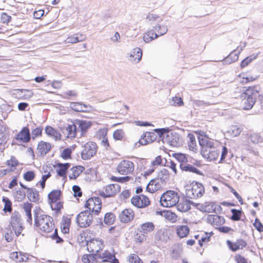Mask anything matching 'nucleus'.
<instances>
[{
  "mask_svg": "<svg viewBox=\"0 0 263 263\" xmlns=\"http://www.w3.org/2000/svg\"><path fill=\"white\" fill-rule=\"evenodd\" d=\"M135 217V212L131 209L123 210L119 215V218L121 222L127 223L132 221Z\"/></svg>",
  "mask_w": 263,
  "mask_h": 263,
  "instance_id": "24",
  "label": "nucleus"
},
{
  "mask_svg": "<svg viewBox=\"0 0 263 263\" xmlns=\"http://www.w3.org/2000/svg\"><path fill=\"white\" fill-rule=\"evenodd\" d=\"M234 260L236 263H251L247 258L240 254H236L234 256Z\"/></svg>",
  "mask_w": 263,
  "mask_h": 263,
  "instance_id": "62",
  "label": "nucleus"
},
{
  "mask_svg": "<svg viewBox=\"0 0 263 263\" xmlns=\"http://www.w3.org/2000/svg\"><path fill=\"white\" fill-rule=\"evenodd\" d=\"M157 138L155 133L147 132L144 133L139 139V142L142 145H146L148 143L154 142Z\"/></svg>",
  "mask_w": 263,
  "mask_h": 263,
  "instance_id": "27",
  "label": "nucleus"
},
{
  "mask_svg": "<svg viewBox=\"0 0 263 263\" xmlns=\"http://www.w3.org/2000/svg\"><path fill=\"white\" fill-rule=\"evenodd\" d=\"M155 228V226L153 222L147 221L140 224L139 230L146 235L148 233L153 232Z\"/></svg>",
  "mask_w": 263,
  "mask_h": 263,
  "instance_id": "31",
  "label": "nucleus"
},
{
  "mask_svg": "<svg viewBox=\"0 0 263 263\" xmlns=\"http://www.w3.org/2000/svg\"><path fill=\"white\" fill-rule=\"evenodd\" d=\"M62 193L60 190H54L48 195V203L52 211L57 214L61 213L63 209V201L61 199Z\"/></svg>",
  "mask_w": 263,
  "mask_h": 263,
  "instance_id": "3",
  "label": "nucleus"
},
{
  "mask_svg": "<svg viewBox=\"0 0 263 263\" xmlns=\"http://www.w3.org/2000/svg\"><path fill=\"white\" fill-rule=\"evenodd\" d=\"M158 36V35L156 34L153 30H150L144 34L143 40L146 43H148L157 38Z\"/></svg>",
  "mask_w": 263,
  "mask_h": 263,
  "instance_id": "52",
  "label": "nucleus"
},
{
  "mask_svg": "<svg viewBox=\"0 0 263 263\" xmlns=\"http://www.w3.org/2000/svg\"><path fill=\"white\" fill-rule=\"evenodd\" d=\"M155 131L160 137H163L164 138L166 136V140L171 145L174 144L176 141V137H174V134L169 128L156 129Z\"/></svg>",
  "mask_w": 263,
  "mask_h": 263,
  "instance_id": "19",
  "label": "nucleus"
},
{
  "mask_svg": "<svg viewBox=\"0 0 263 263\" xmlns=\"http://www.w3.org/2000/svg\"><path fill=\"white\" fill-rule=\"evenodd\" d=\"M214 235L213 232L210 233L204 232L202 234L200 238H199L198 245L200 247L206 246L211 240V237Z\"/></svg>",
  "mask_w": 263,
  "mask_h": 263,
  "instance_id": "34",
  "label": "nucleus"
},
{
  "mask_svg": "<svg viewBox=\"0 0 263 263\" xmlns=\"http://www.w3.org/2000/svg\"><path fill=\"white\" fill-rule=\"evenodd\" d=\"M256 57L257 56L255 55H252L247 57L241 61L240 65V67L241 68H243L247 67L250 63H251L253 61L256 59Z\"/></svg>",
  "mask_w": 263,
  "mask_h": 263,
  "instance_id": "58",
  "label": "nucleus"
},
{
  "mask_svg": "<svg viewBox=\"0 0 263 263\" xmlns=\"http://www.w3.org/2000/svg\"><path fill=\"white\" fill-rule=\"evenodd\" d=\"M186 196L191 199L201 197L204 194L203 185L197 181H193L185 185Z\"/></svg>",
  "mask_w": 263,
  "mask_h": 263,
  "instance_id": "4",
  "label": "nucleus"
},
{
  "mask_svg": "<svg viewBox=\"0 0 263 263\" xmlns=\"http://www.w3.org/2000/svg\"><path fill=\"white\" fill-rule=\"evenodd\" d=\"M147 237V235L142 232L138 229L135 232L134 240L137 243H142L146 240Z\"/></svg>",
  "mask_w": 263,
  "mask_h": 263,
  "instance_id": "37",
  "label": "nucleus"
},
{
  "mask_svg": "<svg viewBox=\"0 0 263 263\" xmlns=\"http://www.w3.org/2000/svg\"><path fill=\"white\" fill-rule=\"evenodd\" d=\"M8 228L9 231H13L17 237L19 236L24 230L20 216L17 215H12Z\"/></svg>",
  "mask_w": 263,
  "mask_h": 263,
  "instance_id": "13",
  "label": "nucleus"
},
{
  "mask_svg": "<svg viewBox=\"0 0 263 263\" xmlns=\"http://www.w3.org/2000/svg\"><path fill=\"white\" fill-rule=\"evenodd\" d=\"M164 216L168 220L172 222H175L178 218L177 215L175 213L169 211H166L165 212Z\"/></svg>",
  "mask_w": 263,
  "mask_h": 263,
  "instance_id": "63",
  "label": "nucleus"
},
{
  "mask_svg": "<svg viewBox=\"0 0 263 263\" xmlns=\"http://www.w3.org/2000/svg\"><path fill=\"white\" fill-rule=\"evenodd\" d=\"M124 136V132L121 129H117L113 133V137L116 140H122Z\"/></svg>",
  "mask_w": 263,
  "mask_h": 263,
  "instance_id": "64",
  "label": "nucleus"
},
{
  "mask_svg": "<svg viewBox=\"0 0 263 263\" xmlns=\"http://www.w3.org/2000/svg\"><path fill=\"white\" fill-rule=\"evenodd\" d=\"M146 19L148 22L151 23L154 22H160L162 21L161 16L153 13H149L147 14Z\"/></svg>",
  "mask_w": 263,
  "mask_h": 263,
  "instance_id": "54",
  "label": "nucleus"
},
{
  "mask_svg": "<svg viewBox=\"0 0 263 263\" xmlns=\"http://www.w3.org/2000/svg\"><path fill=\"white\" fill-rule=\"evenodd\" d=\"M57 169L56 172L57 175L59 177H62L64 180H65L67 178V172L70 166V164L69 163H57Z\"/></svg>",
  "mask_w": 263,
  "mask_h": 263,
  "instance_id": "29",
  "label": "nucleus"
},
{
  "mask_svg": "<svg viewBox=\"0 0 263 263\" xmlns=\"http://www.w3.org/2000/svg\"><path fill=\"white\" fill-rule=\"evenodd\" d=\"M227 244L229 248L232 251L242 249L247 246V242L242 239H238L235 242L228 240Z\"/></svg>",
  "mask_w": 263,
  "mask_h": 263,
  "instance_id": "25",
  "label": "nucleus"
},
{
  "mask_svg": "<svg viewBox=\"0 0 263 263\" xmlns=\"http://www.w3.org/2000/svg\"><path fill=\"white\" fill-rule=\"evenodd\" d=\"M110 179L112 181L117 182L119 183H126L131 180H133V178L128 175H126L124 177H116V176H111Z\"/></svg>",
  "mask_w": 263,
  "mask_h": 263,
  "instance_id": "50",
  "label": "nucleus"
},
{
  "mask_svg": "<svg viewBox=\"0 0 263 263\" xmlns=\"http://www.w3.org/2000/svg\"><path fill=\"white\" fill-rule=\"evenodd\" d=\"M201 154L205 159L210 161H215L219 158L220 152L214 146L212 148L208 149Z\"/></svg>",
  "mask_w": 263,
  "mask_h": 263,
  "instance_id": "26",
  "label": "nucleus"
},
{
  "mask_svg": "<svg viewBox=\"0 0 263 263\" xmlns=\"http://www.w3.org/2000/svg\"><path fill=\"white\" fill-rule=\"evenodd\" d=\"M205 220L208 224L217 230L220 233L232 234L234 232L233 228L223 226L226 222V220L222 216L209 214L206 216Z\"/></svg>",
  "mask_w": 263,
  "mask_h": 263,
  "instance_id": "2",
  "label": "nucleus"
},
{
  "mask_svg": "<svg viewBox=\"0 0 263 263\" xmlns=\"http://www.w3.org/2000/svg\"><path fill=\"white\" fill-rule=\"evenodd\" d=\"M3 202L4 203V207L3 211L5 212H11L12 211V202L10 200L6 197H3L2 199Z\"/></svg>",
  "mask_w": 263,
  "mask_h": 263,
  "instance_id": "55",
  "label": "nucleus"
},
{
  "mask_svg": "<svg viewBox=\"0 0 263 263\" xmlns=\"http://www.w3.org/2000/svg\"><path fill=\"white\" fill-rule=\"evenodd\" d=\"M102 200L98 197H92L88 198L84 204V208L90 213L95 215H99L102 209Z\"/></svg>",
  "mask_w": 263,
  "mask_h": 263,
  "instance_id": "8",
  "label": "nucleus"
},
{
  "mask_svg": "<svg viewBox=\"0 0 263 263\" xmlns=\"http://www.w3.org/2000/svg\"><path fill=\"white\" fill-rule=\"evenodd\" d=\"M239 55L235 51H233L231 52L224 59V62L230 64L231 63L235 62L238 60Z\"/></svg>",
  "mask_w": 263,
  "mask_h": 263,
  "instance_id": "51",
  "label": "nucleus"
},
{
  "mask_svg": "<svg viewBox=\"0 0 263 263\" xmlns=\"http://www.w3.org/2000/svg\"><path fill=\"white\" fill-rule=\"evenodd\" d=\"M18 145H23L28 143L31 140V135L29 127L24 126L14 136L13 139Z\"/></svg>",
  "mask_w": 263,
  "mask_h": 263,
  "instance_id": "15",
  "label": "nucleus"
},
{
  "mask_svg": "<svg viewBox=\"0 0 263 263\" xmlns=\"http://www.w3.org/2000/svg\"><path fill=\"white\" fill-rule=\"evenodd\" d=\"M135 169L134 162L129 160H121L117 165V172L122 175H128L132 174Z\"/></svg>",
  "mask_w": 263,
  "mask_h": 263,
  "instance_id": "11",
  "label": "nucleus"
},
{
  "mask_svg": "<svg viewBox=\"0 0 263 263\" xmlns=\"http://www.w3.org/2000/svg\"><path fill=\"white\" fill-rule=\"evenodd\" d=\"M20 262L34 263L37 261V258L28 254L21 252Z\"/></svg>",
  "mask_w": 263,
  "mask_h": 263,
  "instance_id": "40",
  "label": "nucleus"
},
{
  "mask_svg": "<svg viewBox=\"0 0 263 263\" xmlns=\"http://www.w3.org/2000/svg\"><path fill=\"white\" fill-rule=\"evenodd\" d=\"M45 133L48 137L53 139L55 141L62 140L61 133L51 126H46L45 128Z\"/></svg>",
  "mask_w": 263,
  "mask_h": 263,
  "instance_id": "23",
  "label": "nucleus"
},
{
  "mask_svg": "<svg viewBox=\"0 0 263 263\" xmlns=\"http://www.w3.org/2000/svg\"><path fill=\"white\" fill-rule=\"evenodd\" d=\"M52 145L49 142L40 140L37 142L36 153L40 157H44L49 153L52 148Z\"/></svg>",
  "mask_w": 263,
  "mask_h": 263,
  "instance_id": "17",
  "label": "nucleus"
},
{
  "mask_svg": "<svg viewBox=\"0 0 263 263\" xmlns=\"http://www.w3.org/2000/svg\"><path fill=\"white\" fill-rule=\"evenodd\" d=\"M177 208L178 211L181 212H185L190 209L191 206L186 201H183L178 203Z\"/></svg>",
  "mask_w": 263,
  "mask_h": 263,
  "instance_id": "57",
  "label": "nucleus"
},
{
  "mask_svg": "<svg viewBox=\"0 0 263 263\" xmlns=\"http://www.w3.org/2000/svg\"><path fill=\"white\" fill-rule=\"evenodd\" d=\"M142 55V50L139 48H134L130 53L129 60L134 63H138Z\"/></svg>",
  "mask_w": 263,
  "mask_h": 263,
  "instance_id": "32",
  "label": "nucleus"
},
{
  "mask_svg": "<svg viewBox=\"0 0 263 263\" xmlns=\"http://www.w3.org/2000/svg\"><path fill=\"white\" fill-rule=\"evenodd\" d=\"M6 163L7 166L11 168V171H13L12 168H15L19 164L18 160L14 157H11L9 160L6 161Z\"/></svg>",
  "mask_w": 263,
  "mask_h": 263,
  "instance_id": "59",
  "label": "nucleus"
},
{
  "mask_svg": "<svg viewBox=\"0 0 263 263\" xmlns=\"http://www.w3.org/2000/svg\"><path fill=\"white\" fill-rule=\"evenodd\" d=\"M36 174L34 171L30 170L24 173L23 178L26 182H32L34 180Z\"/></svg>",
  "mask_w": 263,
  "mask_h": 263,
  "instance_id": "49",
  "label": "nucleus"
},
{
  "mask_svg": "<svg viewBox=\"0 0 263 263\" xmlns=\"http://www.w3.org/2000/svg\"><path fill=\"white\" fill-rule=\"evenodd\" d=\"M34 227L36 231L47 237L49 236V234L55 229L53 218L47 214L35 215Z\"/></svg>",
  "mask_w": 263,
  "mask_h": 263,
  "instance_id": "1",
  "label": "nucleus"
},
{
  "mask_svg": "<svg viewBox=\"0 0 263 263\" xmlns=\"http://www.w3.org/2000/svg\"><path fill=\"white\" fill-rule=\"evenodd\" d=\"M93 260L100 261L102 262L119 263L118 259L116 258L115 254L111 253L108 250H105L103 252H100L97 255H93Z\"/></svg>",
  "mask_w": 263,
  "mask_h": 263,
  "instance_id": "16",
  "label": "nucleus"
},
{
  "mask_svg": "<svg viewBox=\"0 0 263 263\" xmlns=\"http://www.w3.org/2000/svg\"><path fill=\"white\" fill-rule=\"evenodd\" d=\"M20 185L22 188L27 190L28 195V198H29L30 200L32 201H35L37 199V197H35V195H36L37 196L39 195L37 194H36L35 193L33 189L27 187L26 185H24L21 182H20Z\"/></svg>",
  "mask_w": 263,
  "mask_h": 263,
  "instance_id": "46",
  "label": "nucleus"
},
{
  "mask_svg": "<svg viewBox=\"0 0 263 263\" xmlns=\"http://www.w3.org/2000/svg\"><path fill=\"white\" fill-rule=\"evenodd\" d=\"M98 151V146L93 141H88L82 146L81 157L83 160H88L96 156Z\"/></svg>",
  "mask_w": 263,
  "mask_h": 263,
  "instance_id": "6",
  "label": "nucleus"
},
{
  "mask_svg": "<svg viewBox=\"0 0 263 263\" xmlns=\"http://www.w3.org/2000/svg\"><path fill=\"white\" fill-rule=\"evenodd\" d=\"M92 232L88 229L83 231L80 234L82 241H85L86 242V244L88 243L89 241H91V240L94 238L92 237Z\"/></svg>",
  "mask_w": 263,
  "mask_h": 263,
  "instance_id": "43",
  "label": "nucleus"
},
{
  "mask_svg": "<svg viewBox=\"0 0 263 263\" xmlns=\"http://www.w3.org/2000/svg\"><path fill=\"white\" fill-rule=\"evenodd\" d=\"M72 217V215H67L62 216L60 223V228L63 233H69Z\"/></svg>",
  "mask_w": 263,
  "mask_h": 263,
  "instance_id": "21",
  "label": "nucleus"
},
{
  "mask_svg": "<svg viewBox=\"0 0 263 263\" xmlns=\"http://www.w3.org/2000/svg\"><path fill=\"white\" fill-rule=\"evenodd\" d=\"M116 220L115 215L111 212H108L105 214L104 222L105 224L110 226L113 224Z\"/></svg>",
  "mask_w": 263,
  "mask_h": 263,
  "instance_id": "44",
  "label": "nucleus"
},
{
  "mask_svg": "<svg viewBox=\"0 0 263 263\" xmlns=\"http://www.w3.org/2000/svg\"><path fill=\"white\" fill-rule=\"evenodd\" d=\"M121 187L117 184H110L98 191V194L103 198L113 197L120 193Z\"/></svg>",
  "mask_w": 263,
  "mask_h": 263,
  "instance_id": "12",
  "label": "nucleus"
},
{
  "mask_svg": "<svg viewBox=\"0 0 263 263\" xmlns=\"http://www.w3.org/2000/svg\"><path fill=\"white\" fill-rule=\"evenodd\" d=\"M237 77L239 79V83L243 85L252 83L259 78V76L257 75L243 72L240 73Z\"/></svg>",
  "mask_w": 263,
  "mask_h": 263,
  "instance_id": "22",
  "label": "nucleus"
},
{
  "mask_svg": "<svg viewBox=\"0 0 263 263\" xmlns=\"http://www.w3.org/2000/svg\"><path fill=\"white\" fill-rule=\"evenodd\" d=\"M76 147L77 145L74 144L71 147H67L64 149L61 153L60 157L64 160L70 159L71 158L72 152Z\"/></svg>",
  "mask_w": 263,
  "mask_h": 263,
  "instance_id": "39",
  "label": "nucleus"
},
{
  "mask_svg": "<svg viewBox=\"0 0 263 263\" xmlns=\"http://www.w3.org/2000/svg\"><path fill=\"white\" fill-rule=\"evenodd\" d=\"M180 167L183 171L192 172L196 174H201L199 170L191 164H187L186 163L180 164Z\"/></svg>",
  "mask_w": 263,
  "mask_h": 263,
  "instance_id": "41",
  "label": "nucleus"
},
{
  "mask_svg": "<svg viewBox=\"0 0 263 263\" xmlns=\"http://www.w3.org/2000/svg\"><path fill=\"white\" fill-rule=\"evenodd\" d=\"M84 170L85 167L82 165H76L72 167L69 171V179L70 180H76Z\"/></svg>",
  "mask_w": 263,
  "mask_h": 263,
  "instance_id": "28",
  "label": "nucleus"
},
{
  "mask_svg": "<svg viewBox=\"0 0 263 263\" xmlns=\"http://www.w3.org/2000/svg\"><path fill=\"white\" fill-rule=\"evenodd\" d=\"M23 208L25 212L26 215L27 217V222L30 223H32V218L31 210L32 208V204L29 202H24L23 205Z\"/></svg>",
  "mask_w": 263,
  "mask_h": 263,
  "instance_id": "38",
  "label": "nucleus"
},
{
  "mask_svg": "<svg viewBox=\"0 0 263 263\" xmlns=\"http://www.w3.org/2000/svg\"><path fill=\"white\" fill-rule=\"evenodd\" d=\"M243 89L241 92V88L237 87L234 91V93L239 95V98H245V97H251L256 100V98L259 95L261 91V87L259 85H254L248 87H243Z\"/></svg>",
  "mask_w": 263,
  "mask_h": 263,
  "instance_id": "7",
  "label": "nucleus"
},
{
  "mask_svg": "<svg viewBox=\"0 0 263 263\" xmlns=\"http://www.w3.org/2000/svg\"><path fill=\"white\" fill-rule=\"evenodd\" d=\"M164 184L160 179L157 178L151 180L146 186V190L149 193H153L160 190Z\"/></svg>",
  "mask_w": 263,
  "mask_h": 263,
  "instance_id": "20",
  "label": "nucleus"
},
{
  "mask_svg": "<svg viewBox=\"0 0 263 263\" xmlns=\"http://www.w3.org/2000/svg\"><path fill=\"white\" fill-rule=\"evenodd\" d=\"M45 174L43 175L41 180L37 182L36 185L40 186L42 190L45 187L46 180L51 176V173L48 171H44Z\"/></svg>",
  "mask_w": 263,
  "mask_h": 263,
  "instance_id": "45",
  "label": "nucleus"
},
{
  "mask_svg": "<svg viewBox=\"0 0 263 263\" xmlns=\"http://www.w3.org/2000/svg\"><path fill=\"white\" fill-rule=\"evenodd\" d=\"M88 251L93 255H97L100 252H102L105 244L104 240L100 238H95L86 244Z\"/></svg>",
  "mask_w": 263,
  "mask_h": 263,
  "instance_id": "14",
  "label": "nucleus"
},
{
  "mask_svg": "<svg viewBox=\"0 0 263 263\" xmlns=\"http://www.w3.org/2000/svg\"><path fill=\"white\" fill-rule=\"evenodd\" d=\"M195 133L198 135V140L200 146V153L207 151L208 149L212 148L215 143L213 140L209 138L204 132L201 130H197Z\"/></svg>",
  "mask_w": 263,
  "mask_h": 263,
  "instance_id": "9",
  "label": "nucleus"
},
{
  "mask_svg": "<svg viewBox=\"0 0 263 263\" xmlns=\"http://www.w3.org/2000/svg\"><path fill=\"white\" fill-rule=\"evenodd\" d=\"M78 124L83 132H86L91 125L90 122L84 120L79 121Z\"/></svg>",
  "mask_w": 263,
  "mask_h": 263,
  "instance_id": "60",
  "label": "nucleus"
},
{
  "mask_svg": "<svg viewBox=\"0 0 263 263\" xmlns=\"http://www.w3.org/2000/svg\"><path fill=\"white\" fill-rule=\"evenodd\" d=\"M65 130L67 133V137L68 138H73L77 135V127L74 124L68 125L66 128Z\"/></svg>",
  "mask_w": 263,
  "mask_h": 263,
  "instance_id": "42",
  "label": "nucleus"
},
{
  "mask_svg": "<svg viewBox=\"0 0 263 263\" xmlns=\"http://www.w3.org/2000/svg\"><path fill=\"white\" fill-rule=\"evenodd\" d=\"M187 138L189 139L187 141L189 149L194 153H196L198 150V146L195 136L193 134L189 133L187 135Z\"/></svg>",
  "mask_w": 263,
  "mask_h": 263,
  "instance_id": "35",
  "label": "nucleus"
},
{
  "mask_svg": "<svg viewBox=\"0 0 263 263\" xmlns=\"http://www.w3.org/2000/svg\"><path fill=\"white\" fill-rule=\"evenodd\" d=\"M228 132L232 137H235L240 135L241 129L238 125H233L230 126Z\"/></svg>",
  "mask_w": 263,
  "mask_h": 263,
  "instance_id": "53",
  "label": "nucleus"
},
{
  "mask_svg": "<svg viewBox=\"0 0 263 263\" xmlns=\"http://www.w3.org/2000/svg\"><path fill=\"white\" fill-rule=\"evenodd\" d=\"M129 263H143L142 260L136 254H131L128 256Z\"/></svg>",
  "mask_w": 263,
  "mask_h": 263,
  "instance_id": "61",
  "label": "nucleus"
},
{
  "mask_svg": "<svg viewBox=\"0 0 263 263\" xmlns=\"http://www.w3.org/2000/svg\"><path fill=\"white\" fill-rule=\"evenodd\" d=\"M43 127L39 126L35 128L32 129L31 139L35 140V139L41 138L43 136Z\"/></svg>",
  "mask_w": 263,
  "mask_h": 263,
  "instance_id": "48",
  "label": "nucleus"
},
{
  "mask_svg": "<svg viewBox=\"0 0 263 263\" xmlns=\"http://www.w3.org/2000/svg\"><path fill=\"white\" fill-rule=\"evenodd\" d=\"M217 206L214 202H206L200 206L199 210L205 213H215Z\"/></svg>",
  "mask_w": 263,
  "mask_h": 263,
  "instance_id": "30",
  "label": "nucleus"
},
{
  "mask_svg": "<svg viewBox=\"0 0 263 263\" xmlns=\"http://www.w3.org/2000/svg\"><path fill=\"white\" fill-rule=\"evenodd\" d=\"M249 138L251 141L254 144H258L263 142L262 137L258 133H252L250 135Z\"/></svg>",
  "mask_w": 263,
  "mask_h": 263,
  "instance_id": "56",
  "label": "nucleus"
},
{
  "mask_svg": "<svg viewBox=\"0 0 263 263\" xmlns=\"http://www.w3.org/2000/svg\"><path fill=\"white\" fill-rule=\"evenodd\" d=\"M170 174L166 168H162L161 170L158 174V179H160L162 182L165 184V181L168 180L170 178Z\"/></svg>",
  "mask_w": 263,
  "mask_h": 263,
  "instance_id": "47",
  "label": "nucleus"
},
{
  "mask_svg": "<svg viewBox=\"0 0 263 263\" xmlns=\"http://www.w3.org/2000/svg\"><path fill=\"white\" fill-rule=\"evenodd\" d=\"M190 230L187 226H179L176 228V233L180 238L186 237L189 234Z\"/></svg>",
  "mask_w": 263,
  "mask_h": 263,
  "instance_id": "36",
  "label": "nucleus"
},
{
  "mask_svg": "<svg viewBox=\"0 0 263 263\" xmlns=\"http://www.w3.org/2000/svg\"><path fill=\"white\" fill-rule=\"evenodd\" d=\"M242 101V108L245 110H249L252 108L256 102V100L251 98V97H245L240 98Z\"/></svg>",
  "mask_w": 263,
  "mask_h": 263,
  "instance_id": "33",
  "label": "nucleus"
},
{
  "mask_svg": "<svg viewBox=\"0 0 263 263\" xmlns=\"http://www.w3.org/2000/svg\"><path fill=\"white\" fill-rule=\"evenodd\" d=\"M93 220V214L88 210L81 212L76 217V222L80 228H86L89 227Z\"/></svg>",
  "mask_w": 263,
  "mask_h": 263,
  "instance_id": "10",
  "label": "nucleus"
},
{
  "mask_svg": "<svg viewBox=\"0 0 263 263\" xmlns=\"http://www.w3.org/2000/svg\"><path fill=\"white\" fill-rule=\"evenodd\" d=\"M131 203L138 208H144L150 204L151 201L146 196L139 195L133 196L131 199Z\"/></svg>",
  "mask_w": 263,
  "mask_h": 263,
  "instance_id": "18",
  "label": "nucleus"
},
{
  "mask_svg": "<svg viewBox=\"0 0 263 263\" xmlns=\"http://www.w3.org/2000/svg\"><path fill=\"white\" fill-rule=\"evenodd\" d=\"M179 199V195L177 192L168 190L162 194L160 202L163 207L172 208L178 203Z\"/></svg>",
  "mask_w": 263,
  "mask_h": 263,
  "instance_id": "5",
  "label": "nucleus"
}]
</instances>
